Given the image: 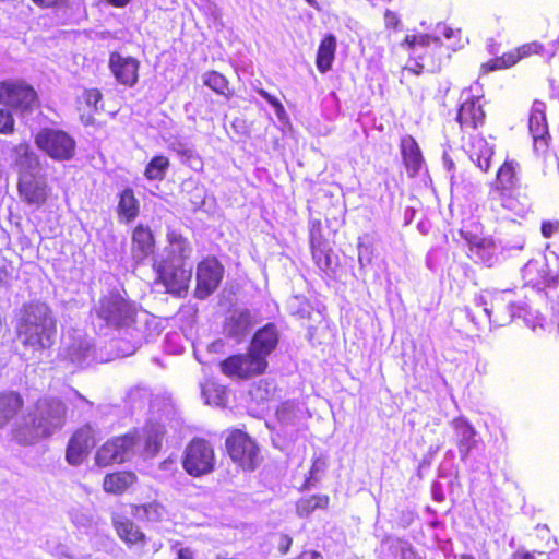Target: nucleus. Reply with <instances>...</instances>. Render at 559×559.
Instances as JSON below:
<instances>
[{
  "label": "nucleus",
  "instance_id": "f257e3e1",
  "mask_svg": "<svg viewBox=\"0 0 559 559\" xmlns=\"http://www.w3.org/2000/svg\"><path fill=\"white\" fill-rule=\"evenodd\" d=\"M13 151L17 167L16 190L20 201L36 210L46 206L52 189L41 168L39 157L27 142L19 143Z\"/></svg>",
  "mask_w": 559,
  "mask_h": 559
},
{
  "label": "nucleus",
  "instance_id": "2eb2a0df",
  "mask_svg": "<svg viewBox=\"0 0 559 559\" xmlns=\"http://www.w3.org/2000/svg\"><path fill=\"white\" fill-rule=\"evenodd\" d=\"M98 442V430L90 423L79 426L70 436L66 461L71 466L81 465Z\"/></svg>",
  "mask_w": 559,
  "mask_h": 559
},
{
  "label": "nucleus",
  "instance_id": "a19ab883",
  "mask_svg": "<svg viewBox=\"0 0 559 559\" xmlns=\"http://www.w3.org/2000/svg\"><path fill=\"white\" fill-rule=\"evenodd\" d=\"M15 131V120L10 109H0V134L9 135Z\"/></svg>",
  "mask_w": 559,
  "mask_h": 559
},
{
  "label": "nucleus",
  "instance_id": "c756f323",
  "mask_svg": "<svg viewBox=\"0 0 559 559\" xmlns=\"http://www.w3.org/2000/svg\"><path fill=\"white\" fill-rule=\"evenodd\" d=\"M253 325L249 310L235 311L226 318L223 330L231 338H240L246 335Z\"/></svg>",
  "mask_w": 559,
  "mask_h": 559
},
{
  "label": "nucleus",
  "instance_id": "aec40b11",
  "mask_svg": "<svg viewBox=\"0 0 559 559\" xmlns=\"http://www.w3.org/2000/svg\"><path fill=\"white\" fill-rule=\"evenodd\" d=\"M456 121L462 131L476 130L485 124L486 114L480 97L471 96L457 108Z\"/></svg>",
  "mask_w": 559,
  "mask_h": 559
},
{
  "label": "nucleus",
  "instance_id": "e433bc0d",
  "mask_svg": "<svg viewBox=\"0 0 559 559\" xmlns=\"http://www.w3.org/2000/svg\"><path fill=\"white\" fill-rule=\"evenodd\" d=\"M163 438L164 433L158 429L151 428L145 430L142 450V454L145 459H153L159 453L163 444Z\"/></svg>",
  "mask_w": 559,
  "mask_h": 559
},
{
  "label": "nucleus",
  "instance_id": "bf43d9fd",
  "mask_svg": "<svg viewBox=\"0 0 559 559\" xmlns=\"http://www.w3.org/2000/svg\"><path fill=\"white\" fill-rule=\"evenodd\" d=\"M308 3H313L314 0H306Z\"/></svg>",
  "mask_w": 559,
  "mask_h": 559
},
{
  "label": "nucleus",
  "instance_id": "6e6552de",
  "mask_svg": "<svg viewBox=\"0 0 559 559\" xmlns=\"http://www.w3.org/2000/svg\"><path fill=\"white\" fill-rule=\"evenodd\" d=\"M411 51V60H423L431 72L439 71L442 60L450 53L439 37L429 34L406 35L402 41Z\"/></svg>",
  "mask_w": 559,
  "mask_h": 559
},
{
  "label": "nucleus",
  "instance_id": "09e8293b",
  "mask_svg": "<svg viewBox=\"0 0 559 559\" xmlns=\"http://www.w3.org/2000/svg\"><path fill=\"white\" fill-rule=\"evenodd\" d=\"M384 25L388 29H396L400 25L397 14L391 10L384 12Z\"/></svg>",
  "mask_w": 559,
  "mask_h": 559
},
{
  "label": "nucleus",
  "instance_id": "052dcab7",
  "mask_svg": "<svg viewBox=\"0 0 559 559\" xmlns=\"http://www.w3.org/2000/svg\"><path fill=\"white\" fill-rule=\"evenodd\" d=\"M314 465H316V464H313V465H312V468L310 469V473H313Z\"/></svg>",
  "mask_w": 559,
  "mask_h": 559
},
{
  "label": "nucleus",
  "instance_id": "de8ad7c7",
  "mask_svg": "<svg viewBox=\"0 0 559 559\" xmlns=\"http://www.w3.org/2000/svg\"><path fill=\"white\" fill-rule=\"evenodd\" d=\"M293 545V538L285 533H281L277 536V549L281 555H286Z\"/></svg>",
  "mask_w": 559,
  "mask_h": 559
},
{
  "label": "nucleus",
  "instance_id": "a211bd4d",
  "mask_svg": "<svg viewBox=\"0 0 559 559\" xmlns=\"http://www.w3.org/2000/svg\"><path fill=\"white\" fill-rule=\"evenodd\" d=\"M108 68L116 81L127 87L134 86L139 81L140 61L131 56H122L118 51H111L108 59Z\"/></svg>",
  "mask_w": 559,
  "mask_h": 559
},
{
  "label": "nucleus",
  "instance_id": "423d86ee",
  "mask_svg": "<svg viewBox=\"0 0 559 559\" xmlns=\"http://www.w3.org/2000/svg\"><path fill=\"white\" fill-rule=\"evenodd\" d=\"M185 264L173 258H164L152 265L156 273V283L162 284L167 294L177 298L188 295L192 280V270Z\"/></svg>",
  "mask_w": 559,
  "mask_h": 559
},
{
  "label": "nucleus",
  "instance_id": "f704fd0d",
  "mask_svg": "<svg viewBox=\"0 0 559 559\" xmlns=\"http://www.w3.org/2000/svg\"><path fill=\"white\" fill-rule=\"evenodd\" d=\"M519 62L520 58L518 55V50L516 48H514L512 50L503 52L499 57H495L481 63L480 71L483 74H487L489 72L507 70L516 66Z\"/></svg>",
  "mask_w": 559,
  "mask_h": 559
},
{
  "label": "nucleus",
  "instance_id": "f8f14e48",
  "mask_svg": "<svg viewBox=\"0 0 559 559\" xmlns=\"http://www.w3.org/2000/svg\"><path fill=\"white\" fill-rule=\"evenodd\" d=\"M138 442L139 433L136 430H130L127 433L107 439L95 452V464L99 467H107L124 463Z\"/></svg>",
  "mask_w": 559,
  "mask_h": 559
},
{
  "label": "nucleus",
  "instance_id": "603ef678",
  "mask_svg": "<svg viewBox=\"0 0 559 559\" xmlns=\"http://www.w3.org/2000/svg\"><path fill=\"white\" fill-rule=\"evenodd\" d=\"M176 555V559H194V551L190 547L179 548Z\"/></svg>",
  "mask_w": 559,
  "mask_h": 559
},
{
  "label": "nucleus",
  "instance_id": "7c9ffc66",
  "mask_svg": "<svg viewBox=\"0 0 559 559\" xmlns=\"http://www.w3.org/2000/svg\"><path fill=\"white\" fill-rule=\"evenodd\" d=\"M336 47L337 41L333 34H326L323 36L319 44L316 56V66L320 73H326L332 69L335 59Z\"/></svg>",
  "mask_w": 559,
  "mask_h": 559
},
{
  "label": "nucleus",
  "instance_id": "f3484780",
  "mask_svg": "<svg viewBox=\"0 0 559 559\" xmlns=\"http://www.w3.org/2000/svg\"><path fill=\"white\" fill-rule=\"evenodd\" d=\"M111 523L116 535L129 549L138 548L143 551L150 538L132 519L114 513Z\"/></svg>",
  "mask_w": 559,
  "mask_h": 559
},
{
  "label": "nucleus",
  "instance_id": "a18cd8bd",
  "mask_svg": "<svg viewBox=\"0 0 559 559\" xmlns=\"http://www.w3.org/2000/svg\"><path fill=\"white\" fill-rule=\"evenodd\" d=\"M257 93L264 98L274 109L277 114L284 111V107L282 103L273 95H271L264 88H257Z\"/></svg>",
  "mask_w": 559,
  "mask_h": 559
},
{
  "label": "nucleus",
  "instance_id": "1a4fd4ad",
  "mask_svg": "<svg viewBox=\"0 0 559 559\" xmlns=\"http://www.w3.org/2000/svg\"><path fill=\"white\" fill-rule=\"evenodd\" d=\"M34 142L39 151L56 162H68L75 155V140L62 129L41 128L35 134Z\"/></svg>",
  "mask_w": 559,
  "mask_h": 559
},
{
  "label": "nucleus",
  "instance_id": "9d476101",
  "mask_svg": "<svg viewBox=\"0 0 559 559\" xmlns=\"http://www.w3.org/2000/svg\"><path fill=\"white\" fill-rule=\"evenodd\" d=\"M216 455L213 444L201 437H195L186 445L182 467L192 477H202L215 469Z\"/></svg>",
  "mask_w": 559,
  "mask_h": 559
},
{
  "label": "nucleus",
  "instance_id": "b1692460",
  "mask_svg": "<svg viewBox=\"0 0 559 559\" xmlns=\"http://www.w3.org/2000/svg\"><path fill=\"white\" fill-rule=\"evenodd\" d=\"M140 200L131 187H126L118 193L116 214L120 223H132L140 215Z\"/></svg>",
  "mask_w": 559,
  "mask_h": 559
},
{
  "label": "nucleus",
  "instance_id": "864d4df0",
  "mask_svg": "<svg viewBox=\"0 0 559 559\" xmlns=\"http://www.w3.org/2000/svg\"><path fill=\"white\" fill-rule=\"evenodd\" d=\"M297 559H323V556L317 550H302Z\"/></svg>",
  "mask_w": 559,
  "mask_h": 559
},
{
  "label": "nucleus",
  "instance_id": "7ed1b4c3",
  "mask_svg": "<svg viewBox=\"0 0 559 559\" xmlns=\"http://www.w3.org/2000/svg\"><path fill=\"white\" fill-rule=\"evenodd\" d=\"M67 414L68 407L62 399L57 396L39 397L19 433L28 443L48 438L56 429L63 426Z\"/></svg>",
  "mask_w": 559,
  "mask_h": 559
},
{
  "label": "nucleus",
  "instance_id": "c03bdc74",
  "mask_svg": "<svg viewBox=\"0 0 559 559\" xmlns=\"http://www.w3.org/2000/svg\"><path fill=\"white\" fill-rule=\"evenodd\" d=\"M509 559H549L548 554L543 551L533 550L530 551L524 548H519L511 554Z\"/></svg>",
  "mask_w": 559,
  "mask_h": 559
},
{
  "label": "nucleus",
  "instance_id": "9b49d317",
  "mask_svg": "<svg viewBox=\"0 0 559 559\" xmlns=\"http://www.w3.org/2000/svg\"><path fill=\"white\" fill-rule=\"evenodd\" d=\"M267 366V360L250 347L246 353L233 354L219 362L223 374L239 380L259 377L266 371Z\"/></svg>",
  "mask_w": 559,
  "mask_h": 559
},
{
  "label": "nucleus",
  "instance_id": "a878e982",
  "mask_svg": "<svg viewBox=\"0 0 559 559\" xmlns=\"http://www.w3.org/2000/svg\"><path fill=\"white\" fill-rule=\"evenodd\" d=\"M103 93L99 88H85L81 96L76 99L78 110L81 120L86 124L94 122V115L103 109Z\"/></svg>",
  "mask_w": 559,
  "mask_h": 559
},
{
  "label": "nucleus",
  "instance_id": "412c9836",
  "mask_svg": "<svg viewBox=\"0 0 559 559\" xmlns=\"http://www.w3.org/2000/svg\"><path fill=\"white\" fill-rule=\"evenodd\" d=\"M468 243V258L476 264L491 267L495 261V242L489 238L478 237L471 233L461 231Z\"/></svg>",
  "mask_w": 559,
  "mask_h": 559
},
{
  "label": "nucleus",
  "instance_id": "393cba45",
  "mask_svg": "<svg viewBox=\"0 0 559 559\" xmlns=\"http://www.w3.org/2000/svg\"><path fill=\"white\" fill-rule=\"evenodd\" d=\"M132 516L143 523H162L168 518L167 508L158 500L143 503H131Z\"/></svg>",
  "mask_w": 559,
  "mask_h": 559
},
{
  "label": "nucleus",
  "instance_id": "20e7f679",
  "mask_svg": "<svg viewBox=\"0 0 559 559\" xmlns=\"http://www.w3.org/2000/svg\"><path fill=\"white\" fill-rule=\"evenodd\" d=\"M521 164L509 156L498 167L493 180L489 183L488 200L491 204L513 211L520 205Z\"/></svg>",
  "mask_w": 559,
  "mask_h": 559
},
{
  "label": "nucleus",
  "instance_id": "6ab92c4d",
  "mask_svg": "<svg viewBox=\"0 0 559 559\" xmlns=\"http://www.w3.org/2000/svg\"><path fill=\"white\" fill-rule=\"evenodd\" d=\"M545 111L546 104L540 100H534L528 118V130L536 151L547 148L550 139Z\"/></svg>",
  "mask_w": 559,
  "mask_h": 559
},
{
  "label": "nucleus",
  "instance_id": "72a5a7b5",
  "mask_svg": "<svg viewBox=\"0 0 559 559\" xmlns=\"http://www.w3.org/2000/svg\"><path fill=\"white\" fill-rule=\"evenodd\" d=\"M330 506L328 495H311L296 501V514L299 518H308L317 510H325Z\"/></svg>",
  "mask_w": 559,
  "mask_h": 559
},
{
  "label": "nucleus",
  "instance_id": "4c0bfd02",
  "mask_svg": "<svg viewBox=\"0 0 559 559\" xmlns=\"http://www.w3.org/2000/svg\"><path fill=\"white\" fill-rule=\"evenodd\" d=\"M310 251L312 259L319 269L326 271L331 267L332 249L329 242L310 246Z\"/></svg>",
  "mask_w": 559,
  "mask_h": 559
},
{
  "label": "nucleus",
  "instance_id": "79ce46f5",
  "mask_svg": "<svg viewBox=\"0 0 559 559\" xmlns=\"http://www.w3.org/2000/svg\"><path fill=\"white\" fill-rule=\"evenodd\" d=\"M329 242L322 233V223L320 219L309 222V246Z\"/></svg>",
  "mask_w": 559,
  "mask_h": 559
},
{
  "label": "nucleus",
  "instance_id": "39448f33",
  "mask_svg": "<svg viewBox=\"0 0 559 559\" xmlns=\"http://www.w3.org/2000/svg\"><path fill=\"white\" fill-rule=\"evenodd\" d=\"M92 312L103 321L105 326L119 330L135 323L138 308L132 300L118 290H110L99 297Z\"/></svg>",
  "mask_w": 559,
  "mask_h": 559
},
{
  "label": "nucleus",
  "instance_id": "37998d69",
  "mask_svg": "<svg viewBox=\"0 0 559 559\" xmlns=\"http://www.w3.org/2000/svg\"><path fill=\"white\" fill-rule=\"evenodd\" d=\"M456 430L457 432L463 437V441L461 442L462 445L465 447V450L468 451L473 443H474V436H475V430L474 428L468 425L467 423H461L456 426Z\"/></svg>",
  "mask_w": 559,
  "mask_h": 559
},
{
  "label": "nucleus",
  "instance_id": "cd10ccee",
  "mask_svg": "<svg viewBox=\"0 0 559 559\" xmlns=\"http://www.w3.org/2000/svg\"><path fill=\"white\" fill-rule=\"evenodd\" d=\"M493 154V146L488 144L483 136H475L469 142V158L481 171L488 173L491 167V159Z\"/></svg>",
  "mask_w": 559,
  "mask_h": 559
},
{
  "label": "nucleus",
  "instance_id": "4d7b16f0",
  "mask_svg": "<svg viewBox=\"0 0 559 559\" xmlns=\"http://www.w3.org/2000/svg\"><path fill=\"white\" fill-rule=\"evenodd\" d=\"M162 545L160 544H157V545H154V549H153V552H157L159 549H160Z\"/></svg>",
  "mask_w": 559,
  "mask_h": 559
},
{
  "label": "nucleus",
  "instance_id": "ddd939ff",
  "mask_svg": "<svg viewBox=\"0 0 559 559\" xmlns=\"http://www.w3.org/2000/svg\"><path fill=\"white\" fill-rule=\"evenodd\" d=\"M0 103L19 114L32 112L39 104L35 88L23 80L0 81Z\"/></svg>",
  "mask_w": 559,
  "mask_h": 559
},
{
  "label": "nucleus",
  "instance_id": "dca6fc26",
  "mask_svg": "<svg viewBox=\"0 0 559 559\" xmlns=\"http://www.w3.org/2000/svg\"><path fill=\"white\" fill-rule=\"evenodd\" d=\"M156 250V238L152 228L144 223L131 230L130 255L135 265L143 264Z\"/></svg>",
  "mask_w": 559,
  "mask_h": 559
},
{
  "label": "nucleus",
  "instance_id": "0eeeda50",
  "mask_svg": "<svg viewBox=\"0 0 559 559\" xmlns=\"http://www.w3.org/2000/svg\"><path fill=\"white\" fill-rule=\"evenodd\" d=\"M226 453L243 471H254L262 461L257 441L241 429H230L225 439Z\"/></svg>",
  "mask_w": 559,
  "mask_h": 559
},
{
  "label": "nucleus",
  "instance_id": "4be33fe9",
  "mask_svg": "<svg viewBox=\"0 0 559 559\" xmlns=\"http://www.w3.org/2000/svg\"><path fill=\"white\" fill-rule=\"evenodd\" d=\"M401 155L408 177H416L424 164L420 147L412 135H404L400 141Z\"/></svg>",
  "mask_w": 559,
  "mask_h": 559
},
{
  "label": "nucleus",
  "instance_id": "bb28decb",
  "mask_svg": "<svg viewBox=\"0 0 559 559\" xmlns=\"http://www.w3.org/2000/svg\"><path fill=\"white\" fill-rule=\"evenodd\" d=\"M138 483V475L133 471L122 469L105 475L103 490L110 495H123Z\"/></svg>",
  "mask_w": 559,
  "mask_h": 559
},
{
  "label": "nucleus",
  "instance_id": "8fccbe9b",
  "mask_svg": "<svg viewBox=\"0 0 559 559\" xmlns=\"http://www.w3.org/2000/svg\"><path fill=\"white\" fill-rule=\"evenodd\" d=\"M414 63L411 66L404 67V70L409 71L416 75L421 74L424 71H430L428 66L423 60H413Z\"/></svg>",
  "mask_w": 559,
  "mask_h": 559
},
{
  "label": "nucleus",
  "instance_id": "58836bf2",
  "mask_svg": "<svg viewBox=\"0 0 559 559\" xmlns=\"http://www.w3.org/2000/svg\"><path fill=\"white\" fill-rule=\"evenodd\" d=\"M442 36L448 41L447 44H444V49L449 53L450 51H455L460 48H463L465 43L467 41L466 38L462 36L461 29H454L447 25H443L442 27Z\"/></svg>",
  "mask_w": 559,
  "mask_h": 559
},
{
  "label": "nucleus",
  "instance_id": "473e14b6",
  "mask_svg": "<svg viewBox=\"0 0 559 559\" xmlns=\"http://www.w3.org/2000/svg\"><path fill=\"white\" fill-rule=\"evenodd\" d=\"M203 84L213 91L215 94L223 96L226 99H231L235 95L234 90L230 87L229 80L218 71L210 70L202 75Z\"/></svg>",
  "mask_w": 559,
  "mask_h": 559
},
{
  "label": "nucleus",
  "instance_id": "ea45409f",
  "mask_svg": "<svg viewBox=\"0 0 559 559\" xmlns=\"http://www.w3.org/2000/svg\"><path fill=\"white\" fill-rule=\"evenodd\" d=\"M515 48L518 50L520 61L533 56H543L546 51L544 44L538 40L524 43Z\"/></svg>",
  "mask_w": 559,
  "mask_h": 559
},
{
  "label": "nucleus",
  "instance_id": "13d9d810",
  "mask_svg": "<svg viewBox=\"0 0 559 559\" xmlns=\"http://www.w3.org/2000/svg\"><path fill=\"white\" fill-rule=\"evenodd\" d=\"M308 481L309 479H307V481L304 484V488H308Z\"/></svg>",
  "mask_w": 559,
  "mask_h": 559
},
{
  "label": "nucleus",
  "instance_id": "c85d7f7f",
  "mask_svg": "<svg viewBox=\"0 0 559 559\" xmlns=\"http://www.w3.org/2000/svg\"><path fill=\"white\" fill-rule=\"evenodd\" d=\"M24 408V399L16 391L0 392V429Z\"/></svg>",
  "mask_w": 559,
  "mask_h": 559
},
{
  "label": "nucleus",
  "instance_id": "5fc2aeb1",
  "mask_svg": "<svg viewBox=\"0 0 559 559\" xmlns=\"http://www.w3.org/2000/svg\"><path fill=\"white\" fill-rule=\"evenodd\" d=\"M107 2L115 8H124L130 0H107Z\"/></svg>",
  "mask_w": 559,
  "mask_h": 559
},
{
  "label": "nucleus",
  "instance_id": "5701e85b",
  "mask_svg": "<svg viewBox=\"0 0 559 559\" xmlns=\"http://www.w3.org/2000/svg\"><path fill=\"white\" fill-rule=\"evenodd\" d=\"M278 344V331L274 323H266L259 329L250 342L249 347L267 360L269 355Z\"/></svg>",
  "mask_w": 559,
  "mask_h": 559
},
{
  "label": "nucleus",
  "instance_id": "3c124183",
  "mask_svg": "<svg viewBox=\"0 0 559 559\" xmlns=\"http://www.w3.org/2000/svg\"><path fill=\"white\" fill-rule=\"evenodd\" d=\"M69 0H32L37 7L41 9L58 8L64 5Z\"/></svg>",
  "mask_w": 559,
  "mask_h": 559
},
{
  "label": "nucleus",
  "instance_id": "c9c22d12",
  "mask_svg": "<svg viewBox=\"0 0 559 559\" xmlns=\"http://www.w3.org/2000/svg\"><path fill=\"white\" fill-rule=\"evenodd\" d=\"M170 167V160L165 155H155L146 164L144 177L150 181H163Z\"/></svg>",
  "mask_w": 559,
  "mask_h": 559
},
{
  "label": "nucleus",
  "instance_id": "4468645a",
  "mask_svg": "<svg viewBox=\"0 0 559 559\" xmlns=\"http://www.w3.org/2000/svg\"><path fill=\"white\" fill-rule=\"evenodd\" d=\"M225 266L216 255L203 257L195 269L194 298L203 300L211 296L222 284Z\"/></svg>",
  "mask_w": 559,
  "mask_h": 559
},
{
  "label": "nucleus",
  "instance_id": "f03ea898",
  "mask_svg": "<svg viewBox=\"0 0 559 559\" xmlns=\"http://www.w3.org/2000/svg\"><path fill=\"white\" fill-rule=\"evenodd\" d=\"M57 333V321L48 305L25 304L16 323V336L23 346L33 352L50 348Z\"/></svg>",
  "mask_w": 559,
  "mask_h": 559
},
{
  "label": "nucleus",
  "instance_id": "2f4dec72",
  "mask_svg": "<svg viewBox=\"0 0 559 559\" xmlns=\"http://www.w3.org/2000/svg\"><path fill=\"white\" fill-rule=\"evenodd\" d=\"M170 250L166 258H173L179 262L186 263L191 258L192 247L190 241L180 233L170 230L166 235Z\"/></svg>",
  "mask_w": 559,
  "mask_h": 559
},
{
  "label": "nucleus",
  "instance_id": "49530a36",
  "mask_svg": "<svg viewBox=\"0 0 559 559\" xmlns=\"http://www.w3.org/2000/svg\"><path fill=\"white\" fill-rule=\"evenodd\" d=\"M559 230V221H543L540 233L544 238H550Z\"/></svg>",
  "mask_w": 559,
  "mask_h": 559
},
{
  "label": "nucleus",
  "instance_id": "6e6d98bb",
  "mask_svg": "<svg viewBox=\"0 0 559 559\" xmlns=\"http://www.w3.org/2000/svg\"><path fill=\"white\" fill-rule=\"evenodd\" d=\"M460 559H475V557L469 554H463V555H461Z\"/></svg>",
  "mask_w": 559,
  "mask_h": 559
}]
</instances>
